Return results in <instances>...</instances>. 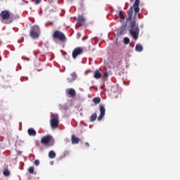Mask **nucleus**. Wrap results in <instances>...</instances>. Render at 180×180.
Returning <instances> with one entry per match:
<instances>
[{
    "label": "nucleus",
    "mask_w": 180,
    "mask_h": 180,
    "mask_svg": "<svg viewBox=\"0 0 180 180\" xmlns=\"http://www.w3.org/2000/svg\"><path fill=\"white\" fill-rule=\"evenodd\" d=\"M129 34L135 40H138L139 34H140V28H139V24L136 20H134L131 22L129 26Z\"/></svg>",
    "instance_id": "nucleus-1"
},
{
    "label": "nucleus",
    "mask_w": 180,
    "mask_h": 180,
    "mask_svg": "<svg viewBox=\"0 0 180 180\" xmlns=\"http://www.w3.org/2000/svg\"><path fill=\"white\" fill-rule=\"evenodd\" d=\"M140 0H135L133 6L127 11V20H131L133 18V12H135V15H137L140 12Z\"/></svg>",
    "instance_id": "nucleus-2"
},
{
    "label": "nucleus",
    "mask_w": 180,
    "mask_h": 180,
    "mask_svg": "<svg viewBox=\"0 0 180 180\" xmlns=\"http://www.w3.org/2000/svg\"><path fill=\"white\" fill-rule=\"evenodd\" d=\"M55 143L54 138L50 134L43 136L41 139V143L46 147H51Z\"/></svg>",
    "instance_id": "nucleus-3"
},
{
    "label": "nucleus",
    "mask_w": 180,
    "mask_h": 180,
    "mask_svg": "<svg viewBox=\"0 0 180 180\" xmlns=\"http://www.w3.org/2000/svg\"><path fill=\"white\" fill-rule=\"evenodd\" d=\"M50 124L51 129H57L60 124V119L58 114H52L50 120Z\"/></svg>",
    "instance_id": "nucleus-4"
},
{
    "label": "nucleus",
    "mask_w": 180,
    "mask_h": 180,
    "mask_svg": "<svg viewBox=\"0 0 180 180\" xmlns=\"http://www.w3.org/2000/svg\"><path fill=\"white\" fill-rule=\"evenodd\" d=\"M30 37L32 39H37L40 36V27L37 25H34L30 32Z\"/></svg>",
    "instance_id": "nucleus-5"
},
{
    "label": "nucleus",
    "mask_w": 180,
    "mask_h": 180,
    "mask_svg": "<svg viewBox=\"0 0 180 180\" xmlns=\"http://www.w3.org/2000/svg\"><path fill=\"white\" fill-rule=\"evenodd\" d=\"M53 37L54 39H58L60 41H65V40H67L65 35H64L63 32L57 30L53 32Z\"/></svg>",
    "instance_id": "nucleus-6"
},
{
    "label": "nucleus",
    "mask_w": 180,
    "mask_h": 180,
    "mask_svg": "<svg viewBox=\"0 0 180 180\" xmlns=\"http://www.w3.org/2000/svg\"><path fill=\"white\" fill-rule=\"evenodd\" d=\"M82 53H84V49L81 47H77L73 50L72 57V58H77V57H78V56H81Z\"/></svg>",
    "instance_id": "nucleus-7"
},
{
    "label": "nucleus",
    "mask_w": 180,
    "mask_h": 180,
    "mask_svg": "<svg viewBox=\"0 0 180 180\" xmlns=\"http://www.w3.org/2000/svg\"><path fill=\"white\" fill-rule=\"evenodd\" d=\"M0 17L3 20H8L11 18V13L8 11H2L0 13Z\"/></svg>",
    "instance_id": "nucleus-8"
},
{
    "label": "nucleus",
    "mask_w": 180,
    "mask_h": 180,
    "mask_svg": "<svg viewBox=\"0 0 180 180\" xmlns=\"http://www.w3.org/2000/svg\"><path fill=\"white\" fill-rule=\"evenodd\" d=\"M66 94L69 96V98H75L77 96V92H75V89H67Z\"/></svg>",
    "instance_id": "nucleus-9"
},
{
    "label": "nucleus",
    "mask_w": 180,
    "mask_h": 180,
    "mask_svg": "<svg viewBox=\"0 0 180 180\" xmlns=\"http://www.w3.org/2000/svg\"><path fill=\"white\" fill-rule=\"evenodd\" d=\"M100 112H101V114L98 117V122H101V120L103 119L105 116V112H106V110L105 109V107L103 105H100Z\"/></svg>",
    "instance_id": "nucleus-10"
},
{
    "label": "nucleus",
    "mask_w": 180,
    "mask_h": 180,
    "mask_svg": "<svg viewBox=\"0 0 180 180\" xmlns=\"http://www.w3.org/2000/svg\"><path fill=\"white\" fill-rule=\"evenodd\" d=\"M77 79V73L75 72H72L71 75H70V77H68L67 79L68 80V82H72V81H75Z\"/></svg>",
    "instance_id": "nucleus-11"
},
{
    "label": "nucleus",
    "mask_w": 180,
    "mask_h": 180,
    "mask_svg": "<svg viewBox=\"0 0 180 180\" xmlns=\"http://www.w3.org/2000/svg\"><path fill=\"white\" fill-rule=\"evenodd\" d=\"M81 140L79 138L75 136V135H72L71 138L72 144H78Z\"/></svg>",
    "instance_id": "nucleus-12"
},
{
    "label": "nucleus",
    "mask_w": 180,
    "mask_h": 180,
    "mask_svg": "<svg viewBox=\"0 0 180 180\" xmlns=\"http://www.w3.org/2000/svg\"><path fill=\"white\" fill-rule=\"evenodd\" d=\"M27 133L29 134V136H36V134H37V133L36 132V130H34V129L33 128H29L27 129Z\"/></svg>",
    "instance_id": "nucleus-13"
},
{
    "label": "nucleus",
    "mask_w": 180,
    "mask_h": 180,
    "mask_svg": "<svg viewBox=\"0 0 180 180\" xmlns=\"http://www.w3.org/2000/svg\"><path fill=\"white\" fill-rule=\"evenodd\" d=\"M94 78H96L97 79H98L99 78H101L102 74H101V72H99V70H96L94 72Z\"/></svg>",
    "instance_id": "nucleus-14"
},
{
    "label": "nucleus",
    "mask_w": 180,
    "mask_h": 180,
    "mask_svg": "<svg viewBox=\"0 0 180 180\" xmlns=\"http://www.w3.org/2000/svg\"><path fill=\"white\" fill-rule=\"evenodd\" d=\"M135 50H136V51H138L139 53L141 52V51L143 50V46H141V44H137L136 45Z\"/></svg>",
    "instance_id": "nucleus-15"
},
{
    "label": "nucleus",
    "mask_w": 180,
    "mask_h": 180,
    "mask_svg": "<svg viewBox=\"0 0 180 180\" xmlns=\"http://www.w3.org/2000/svg\"><path fill=\"white\" fill-rule=\"evenodd\" d=\"M77 22L78 23H84L85 22V18L82 15H79L77 17Z\"/></svg>",
    "instance_id": "nucleus-16"
},
{
    "label": "nucleus",
    "mask_w": 180,
    "mask_h": 180,
    "mask_svg": "<svg viewBox=\"0 0 180 180\" xmlns=\"http://www.w3.org/2000/svg\"><path fill=\"white\" fill-rule=\"evenodd\" d=\"M49 157L53 160V158H56V152L53 150H50L49 153Z\"/></svg>",
    "instance_id": "nucleus-17"
},
{
    "label": "nucleus",
    "mask_w": 180,
    "mask_h": 180,
    "mask_svg": "<svg viewBox=\"0 0 180 180\" xmlns=\"http://www.w3.org/2000/svg\"><path fill=\"white\" fill-rule=\"evenodd\" d=\"M93 102L95 105H98V103H101V98H99V97L94 98Z\"/></svg>",
    "instance_id": "nucleus-18"
},
{
    "label": "nucleus",
    "mask_w": 180,
    "mask_h": 180,
    "mask_svg": "<svg viewBox=\"0 0 180 180\" xmlns=\"http://www.w3.org/2000/svg\"><path fill=\"white\" fill-rule=\"evenodd\" d=\"M3 174L4 175V176H9V175L11 174V172L8 169H4L3 172Z\"/></svg>",
    "instance_id": "nucleus-19"
},
{
    "label": "nucleus",
    "mask_w": 180,
    "mask_h": 180,
    "mask_svg": "<svg viewBox=\"0 0 180 180\" xmlns=\"http://www.w3.org/2000/svg\"><path fill=\"white\" fill-rule=\"evenodd\" d=\"M118 16L120 19H122V20H124L125 18H124V15L123 14V11H120L118 13Z\"/></svg>",
    "instance_id": "nucleus-20"
},
{
    "label": "nucleus",
    "mask_w": 180,
    "mask_h": 180,
    "mask_svg": "<svg viewBox=\"0 0 180 180\" xmlns=\"http://www.w3.org/2000/svg\"><path fill=\"white\" fill-rule=\"evenodd\" d=\"M96 113L92 114V115L91 116V122H95V120H96Z\"/></svg>",
    "instance_id": "nucleus-21"
},
{
    "label": "nucleus",
    "mask_w": 180,
    "mask_h": 180,
    "mask_svg": "<svg viewBox=\"0 0 180 180\" xmlns=\"http://www.w3.org/2000/svg\"><path fill=\"white\" fill-rule=\"evenodd\" d=\"M28 172L30 174H34V167H30L29 169H28Z\"/></svg>",
    "instance_id": "nucleus-22"
},
{
    "label": "nucleus",
    "mask_w": 180,
    "mask_h": 180,
    "mask_svg": "<svg viewBox=\"0 0 180 180\" xmlns=\"http://www.w3.org/2000/svg\"><path fill=\"white\" fill-rule=\"evenodd\" d=\"M129 43H130V39H129L128 37H124V44H129Z\"/></svg>",
    "instance_id": "nucleus-23"
},
{
    "label": "nucleus",
    "mask_w": 180,
    "mask_h": 180,
    "mask_svg": "<svg viewBox=\"0 0 180 180\" xmlns=\"http://www.w3.org/2000/svg\"><path fill=\"white\" fill-rule=\"evenodd\" d=\"M34 165H36V167H39V165H40V161L39 160H34Z\"/></svg>",
    "instance_id": "nucleus-24"
},
{
    "label": "nucleus",
    "mask_w": 180,
    "mask_h": 180,
    "mask_svg": "<svg viewBox=\"0 0 180 180\" xmlns=\"http://www.w3.org/2000/svg\"><path fill=\"white\" fill-rule=\"evenodd\" d=\"M53 22H48L45 24V26L46 27H47V26H49V25H53Z\"/></svg>",
    "instance_id": "nucleus-25"
},
{
    "label": "nucleus",
    "mask_w": 180,
    "mask_h": 180,
    "mask_svg": "<svg viewBox=\"0 0 180 180\" xmlns=\"http://www.w3.org/2000/svg\"><path fill=\"white\" fill-rule=\"evenodd\" d=\"M41 2V0H35L36 5H39Z\"/></svg>",
    "instance_id": "nucleus-26"
},
{
    "label": "nucleus",
    "mask_w": 180,
    "mask_h": 180,
    "mask_svg": "<svg viewBox=\"0 0 180 180\" xmlns=\"http://www.w3.org/2000/svg\"><path fill=\"white\" fill-rule=\"evenodd\" d=\"M103 75L104 77H109V73H108V72H105Z\"/></svg>",
    "instance_id": "nucleus-27"
},
{
    "label": "nucleus",
    "mask_w": 180,
    "mask_h": 180,
    "mask_svg": "<svg viewBox=\"0 0 180 180\" xmlns=\"http://www.w3.org/2000/svg\"><path fill=\"white\" fill-rule=\"evenodd\" d=\"M79 37H81V34L77 33V39H79Z\"/></svg>",
    "instance_id": "nucleus-28"
},
{
    "label": "nucleus",
    "mask_w": 180,
    "mask_h": 180,
    "mask_svg": "<svg viewBox=\"0 0 180 180\" xmlns=\"http://www.w3.org/2000/svg\"><path fill=\"white\" fill-rule=\"evenodd\" d=\"M85 146H86L87 147H89V143H85Z\"/></svg>",
    "instance_id": "nucleus-29"
}]
</instances>
